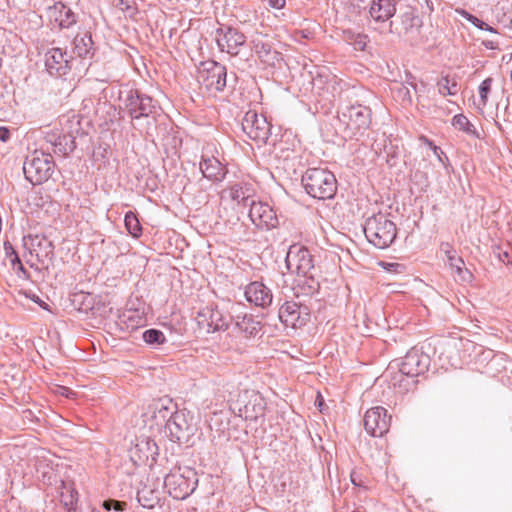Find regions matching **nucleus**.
I'll use <instances>...</instances> for the list:
<instances>
[{
  "instance_id": "5",
  "label": "nucleus",
  "mask_w": 512,
  "mask_h": 512,
  "mask_svg": "<svg viewBox=\"0 0 512 512\" xmlns=\"http://www.w3.org/2000/svg\"><path fill=\"white\" fill-rule=\"evenodd\" d=\"M198 477L194 469L189 467L171 470L164 478L166 492L176 500H184L197 488Z\"/></svg>"
},
{
  "instance_id": "50",
  "label": "nucleus",
  "mask_w": 512,
  "mask_h": 512,
  "mask_svg": "<svg viewBox=\"0 0 512 512\" xmlns=\"http://www.w3.org/2000/svg\"><path fill=\"white\" fill-rule=\"evenodd\" d=\"M498 258L504 264L512 266V256H511L510 252H508V251H501L498 254Z\"/></svg>"
},
{
  "instance_id": "27",
  "label": "nucleus",
  "mask_w": 512,
  "mask_h": 512,
  "mask_svg": "<svg viewBox=\"0 0 512 512\" xmlns=\"http://www.w3.org/2000/svg\"><path fill=\"white\" fill-rule=\"evenodd\" d=\"M50 11L54 21L58 23L61 29L70 28L77 22L76 14L63 2H55L54 5L50 7Z\"/></svg>"
},
{
  "instance_id": "17",
  "label": "nucleus",
  "mask_w": 512,
  "mask_h": 512,
  "mask_svg": "<svg viewBox=\"0 0 512 512\" xmlns=\"http://www.w3.org/2000/svg\"><path fill=\"white\" fill-rule=\"evenodd\" d=\"M278 318L285 327L297 328L309 321L310 312L305 305L295 301H285L279 308Z\"/></svg>"
},
{
  "instance_id": "36",
  "label": "nucleus",
  "mask_w": 512,
  "mask_h": 512,
  "mask_svg": "<svg viewBox=\"0 0 512 512\" xmlns=\"http://www.w3.org/2000/svg\"><path fill=\"white\" fill-rule=\"evenodd\" d=\"M253 49L259 59L263 62L269 63L275 58L273 55L276 54V52L272 50L271 45L262 40H254Z\"/></svg>"
},
{
  "instance_id": "28",
  "label": "nucleus",
  "mask_w": 512,
  "mask_h": 512,
  "mask_svg": "<svg viewBox=\"0 0 512 512\" xmlns=\"http://www.w3.org/2000/svg\"><path fill=\"white\" fill-rule=\"evenodd\" d=\"M73 53L80 58H91L94 55V42L90 32H79L73 39Z\"/></svg>"
},
{
  "instance_id": "31",
  "label": "nucleus",
  "mask_w": 512,
  "mask_h": 512,
  "mask_svg": "<svg viewBox=\"0 0 512 512\" xmlns=\"http://www.w3.org/2000/svg\"><path fill=\"white\" fill-rule=\"evenodd\" d=\"M61 131L74 141L81 134V117L78 114L63 115L60 118Z\"/></svg>"
},
{
  "instance_id": "21",
  "label": "nucleus",
  "mask_w": 512,
  "mask_h": 512,
  "mask_svg": "<svg viewBox=\"0 0 512 512\" xmlns=\"http://www.w3.org/2000/svg\"><path fill=\"white\" fill-rule=\"evenodd\" d=\"M72 57L61 48H51L45 54V67L51 76L61 77L71 69Z\"/></svg>"
},
{
  "instance_id": "8",
  "label": "nucleus",
  "mask_w": 512,
  "mask_h": 512,
  "mask_svg": "<svg viewBox=\"0 0 512 512\" xmlns=\"http://www.w3.org/2000/svg\"><path fill=\"white\" fill-rule=\"evenodd\" d=\"M177 411V404L168 397H163L154 400L148 405L144 413L145 422L149 424L150 428L156 427L158 430L166 428L172 416Z\"/></svg>"
},
{
  "instance_id": "58",
  "label": "nucleus",
  "mask_w": 512,
  "mask_h": 512,
  "mask_svg": "<svg viewBox=\"0 0 512 512\" xmlns=\"http://www.w3.org/2000/svg\"><path fill=\"white\" fill-rule=\"evenodd\" d=\"M117 1H118V3H117L118 6L126 5V7H128L127 2L125 0H117Z\"/></svg>"
},
{
  "instance_id": "4",
  "label": "nucleus",
  "mask_w": 512,
  "mask_h": 512,
  "mask_svg": "<svg viewBox=\"0 0 512 512\" xmlns=\"http://www.w3.org/2000/svg\"><path fill=\"white\" fill-rule=\"evenodd\" d=\"M55 162L50 152L44 145L28 154L23 164L25 178L33 185L46 182L53 174Z\"/></svg>"
},
{
  "instance_id": "56",
  "label": "nucleus",
  "mask_w": 512,
  "mask_h": 512,
  "mask_svg": "<svg viewBox=\"0 0 512 512\" xmlns=\"http://www.w3.org/2000/svg\"><path fill=\"white\" fill-rule=\"evenodd\" d=\"M383 267L387 269L388 271H394L396 272L399 267H401L398 263H382Z\"/></svg>"
},
{
  "instance_id": "32",
  "label": "nucleus",
  "mask_w": 512,
  "mask_h": 512,
  "mask_svg": "<svg viewBox=\"0 0 512 512\" xmlns=\"http://www.w3.org/2000/svg\"><path fill=\"white\" fill-rule=\"evenodd\" d=\"M137 501L143 508L154 509L159 504L160 498L157 491L144 486L137 492Z\"/></svg>"
},
{
  "instance_id": "35",
  "label": "nucleus",
  "mask_w": 512,
  "mask_h": 512,
  "mask_svg": "<svg viewBox=\"0 0 512 512\" xmlns=\"http://www.w3.org/2000/svg\"><path fill=\"white\" fill-rule=\"evenodd\" d=\"M3 248L5 251V255L7 258L10 259L11 265L14 269H16L18 272L23 274V277L28 278L29 273L23 266L20 257L18 253L15 251L12 243L10 241H5L3 244Z\"/></svg>"
},
{
  "instance_id": "54",
  "label": "nucleus",
  "mask_w": 512,
  "mask_h": 512,
  "mask_svg": "<svg viewBox=\"0 0 512 512\" xmlns=\"http://www.w3.org/2000/svg\"><path fill=\"white\" fill-rule=\"evenodd\" d=\"M418 82L416 81V77L413 76L411 73L406 74L405 84L413 88L415 84Z\"/></svg>"
},
{
  "instance_id": "19",
  "label": "nucleus",
  "mask_w": 512,
  "mask_h": 512,
  "mask_svg": "<svg viewBox=\"0 0 512 512\" xmlns=\"http://www.w3.org/2000/svg\"><path fill=\"white\" fill-rule=\"evenodd\" d=\"M249 218L260 229L270 230L278 225V217L274 209L268 203L261 201H251Z\"/></svg>"
},
{
  "instance_id": "57",
  "label": "nucleus",
  "mask_w": 512,
  "mask_h": 512,
  "mask_svg": "<svg viewBox=\"0 0 512 512\" xmlns=\"http://www.w3.org/2000/svg\"><path fill=\"white\" fill-rule=\"evenodd\" d=\"M399 92L403 95L404 98H408L409 101H411V95H410V91H409V88L406 86V85H403L400 89H399Z\"/></svg>"
},
{
  "instance_id": "38",
  "label": "nucleus",
  "mask_w": 512,
  "mask_h": 512,
  "mask_svg": "<svg viewBox=\"0 0 512 512\" xmlns=\"http://www.w3.org/2000/svg\"><path fill=\"white\" fill-rule=\"evenodd\" d=\"M124 223L129 234L134 238H139L142 235V226L136 214L128 211L124 217Z\"/></svg>"
},
{
  "instance_id": "12",
  "label": "nucleus",
  "mask_w": 512,
  "mask_h": 512,
  "mask_svg": "<svg viewBox=\"0 0 512 512\" xmlns=\"http://www.w3.org/2000/svg\"><path fill=\"white\" fill-rule=\"evenodd\" d=\"M265 405L264 398L259 393L251 392L249 394L246 391L231 405V410L245 420L257 421L259 417L264 416Z\"/></svg>"
},
{
  "instance_id": "49",
  "label": "nucleus",
  "mask_w": 512,
  "mask_h": 512,
  "mask_svg": "<svg viewBox=\"0 0 512 512\" xmlns=\"http://www.w3.org/2000/svg\"><path fill=\"white\" fill-rule=\"evenodd\" d=\"M23 294L25 295L26 298H29L33 302L37 303L40 307L47 309L48 305L44 301H42L38 295L27 291L23 292Z\"/></svg>"
},
{
  "instance_id": "2",
  "label": "nucleus",
  "mask_w": 512,
  "mask_h": 512,
  "mask_svg": "<svg viewBox=\"0 0 512 512\" xmlns=\"http://www.w3.org/2000/svg\"><path fill=\"white\" fill-rule=\"evenodd\" d=\"M302 185L311 197L319 200L332 199L337 192L335 175L327 168H309L303 174Z\"/></svg>"
},
{
  "instance_id": "51",
  "label": "nucleus",
  "mask_w": 512,
  "mask_h": 512,
  "mask_svg": "<svg viewBox=\"0 0 512 512\" xmlns=\"http://www.w3.org/2000/svg\"><path fill=\"white\" fill-rule=\"evenodd\" d=\"M440 249L445 253L447 259L449 258V256H453L456 254V251L449 243H442Z\"/></svg>"
},
{
  "instance_id": "41",
  "label": "nucleus",
  "mask_w": 512,
  "mask_h": 512,
  "mask_svg": "<svg viewBox=\"0 0 512 512\" xmlns=\"http://www.w3.org/2000/svg\"><path fill=\"white\" fill-rule=\"evenodd\" d=\"M75 148L76 142L72 138H69L68 135H66V138L59 140V143H57V146L53 149V153L60 157H66L71 152H73Z\"/></svg>"
},
{
  "instance_id": "53",
  "label": "nucleus",
  "mask_w": 512,
  "mask_h": 512,
  "mask_svg": "<svg viewBox=\"0 0 512 512\" xmlns=\"http://www.w3.org/2000/svg\"><path fill=\"white\" fill-rule=\"evenodd\" d=\"M412 89L416 94L421 95L426 91V83L420 81L419 83L415 84Z\"/></svg>"
},
{
  "instance_id": "43",
  "label": "nucleus",
  "mask_w": 512,
  "mask_h": 512,
  "mask_svg": "<svg viewBox=\"0 0 512 512\" xmlns=\"http://www.w3.org/2000/svg\"><path fill=\"white\" fill-rule=\"evenodd\" d=\"M38 246L40 247V249H42L41 252L36 253L38 261L41 264H44L46 260H51L53 257L54 250L53 244L46 239H42L38 242Z\"/></svg>"
},
{
  "instance_id": "48",
  "label": "nucleus",
  "mask_w": 512,
  "mask_h": 512,
  "mask_svg": "<svg viewBox=\"0 0 512 512\" xmlns=\"http://www.w3.org/2000/svg\"><path fill=\"white\" fill-rule=\"evenodd\" d=\"M78 493L75 491H72L71 494L68 497L62 496V502L64 506L67 508L68 511H71L74 509V506L77 503V495Z\"/></svg>"
},
{
  "instance_id": "42",
  "label": "nucleus",
  "mask_w": 512,
  "mask_h": 512,
  "mask_svg": "<svg viewBox=\"0 0 512 512\" xmlns=\"http://www.w3.org/2000/svg\"><path fill=\"white\" fill-rule=\"evenodd\" d=\"M143 340L151 346L157 347L165 343L166 338L162 331L158 329H148L143 332Z\"/></svg>"
},
{
  "instance_id": "25",
  "label": "nucleus",
  "mask_w": 512,
  "mask_h": 512,
  "mask_svg": "<svg viewBox=\"0 0 512 512\" xmlns=\"http://www.w3.org/2000/svg\"><path fill=\"white\" fill-rule=\"evenodd\" d=\"M234 329L245 338H255L262 332L263 324L252 314L238 315L234 318Z\"/></svg>"
},
{
  "instance_id": "18",
  "label": "nucleus",
  "mask_w": 512,
  "mask_h": 512,
  "mask_svg": "<svg viewBox=\"0 0 512 512\" xmlns=\"http://www.w3.org/2000/svg\"><path fill=\"white\" fill-rule=\"evenodd\" d=\"M391 416L384 407L377 406L366 411L364 416V428L373 437H382L388 432Z\"/></svg>"
},
{
  "instance_id": "10",
  "label": "nucleus",
  "mask_w": 512,
  "mask_h": 512,
  "mask_svg": "<svg viewBox=\"0 0 512 512\" xmlns=\"http://www.w3.org/2000/svg\"><path fill=\"white\" fill-rule=\"evenodd\" d=\"M196 322L205 333L226 331L232 321L228 313L219 310L217 306L208 305L197 312Z\"/></svg>"
},
{
  "instance_id": "14",
  "label": "nucleus",
  "mask_w": 512,
  "mask_h": 512,
  "mask_svg": "<svg viewBox=\"0 0 512 512\" xmlns=\"http://www.w3.org/2000/svg\"><path fill=\"white\" fill-rule=\"evenodd\" d=\"M241 126L248 138L258 143H266L271 134L272 126L267 118L253 110L245 113Z\"/></svg>"
},
{
  "instance_id": "52",
  "label": "nucleus",
  "mask_w": 512,
  "mask_h": 512,
  "mask_svg": "<svg viewBox=\"0 0 512 512\" xmlns=\"http://www.w3.org/2000/svg\"><path fill=\"white\" fill-rule=\"evenodd\" d=\"M11 137L10 130L7 127H0V141L7 142Z\"/></svg>"
},
{
  "instance_id": "22",
  "label": "nucleus",
  "mask_w": 512,
  "mask_h": 512,
  "mask_svg": "<svg viewBox=\"0 0 512 512\" xmlns=\"http://www.w3.org/2000/svg\"><path fill=\"white\" fill-rule=\"evenodd\" d=\"M158 450L154 440L149 437H139L130 451L131 459L136 464H148L151 466L156 461Z\"/></svg>"
},
{
  "instance_id": "40",
  "label": "nucleus",
  "mask_w": 512,
  "mask_h": 512,
  "mask_svg": "<svg viewBox=\"0 0 512 512\" xmlns=\"http://www.w3.org/2000/svg\"><path fill=\"white\" fill-rule=\"evenodd\" d=\"M460 15L466 19L468 22H470L473 26L480 30H485L494 34H498V31L488 23L484 22L483 20L479 19L475 15L467 12L466 10L459 11Z\"/></svg>"
},
{
  "instance_id": "33",
  "label": "nucleus",
  "mask_w": 512,
  "mask_h": 512,
  "mask_svg": "<svg viewBox=\"0 0 512 512\" xmlns=\"http://www.w3.org/2000/svg\"><path fill=\"white\" fill-rule=\"evenodd\" d=\"M437 89L442 96H455L459 91V85L455 77L449 75L441 77L437 84Z\"/></svg>"
},
{
  "instance_id": "37",
  "label": "nucleus",
  "mask_w": 512,
  "mask_h": 512,
  "mask_svg": "<svg viewBox=\"0 0 512 512\" xmlns=\"http://www.w3.org/2000/svg\"><path fill=\"white\" fill-rule=\"evenodd\" d=\"M452 125L468 135L479 138V133L469 119L463 114H457L452 119Z\"/></svg>"
},
{
  "instance_id": "30",
  "label": "nucleus",
  "mask_w": 512,
  "mask_h": 512,
  "mask_svg": "<svg viewBox=\"0 0 512 512\" xmlns=\"http://www.w3.org/2000/svg\"><path fill=\"white\" fill-rule=\"evenodd\" d=\"M447 263L458 281L462 283H471L473 281L474 276L472 272L465 267L462 257L457 256V254L449 256Z\"/></svg>"
},
{
  "instance_id": "45",
  "label": "nucleus",
  "mask_w": 512,
  "mask_h": 512,
  "mask_svg": "<svg viewBox=\"0 0 512 512\" xmlns=\"http://www.w3.org/2000/svg\"><path fill=\"white\" fill-rule=\"evenodd\" d=\"M102 506L107 511H124L126 508V503L123 501L108 499L103 502Z\"/></svg>"
},
{
  "instance_id": "44",
  "label": "nucleus",
  "mask_w": 512,
  "mask_h": 512,
  "mask_svg": "<svg viewBox=\"0 0 512 512\" xmlns=\"http://www.w3.org/2000/svg\"><path fill=\"white\" fill-rule=\"evenodd\" d=\"M492 83H493V79L491 77H488L485 80H483L479 85L478 92H479L480 100L483 105H486V103L488 101V95L491 91Z\"/></svg>"
},
{
  "instance_id": "9",
  "label": "nucleus",
  "mask_w": 512,
  "mask_h": 512,
  "mask_svg": "<svg viewBox=\"0 0 512 512\" xmlns=\"http://www.w3.org/2000/svg\"><path fill=\"white\" fill-rule=\"evenodd\" d=\"M120 99L131 119L149 117L156 111V101L138 90L130 89L125 92L124 97L121 95Z\"/></svg>"
},
{
  "instance_id": "15",
  "label": "nucleus",
  "mask_w": 512,
  "mask_h": 512,
  "mask_svg": "<svg viewBox=\"0 0 512 512\" xmlns=\"http://www.w3.org/2000/svg\"><path fill=\"white\" fill-rule=\"evenodd\" d=\"M285 262L291 273H297L302 276H308L311 270L314 269L313 256L304 246H290Z\"/></svg>"
},
{
  "instance_id": "34",
  "label": "nucleus",
  "mask_w": 512,
  "mask_h": 512,
  "mask_svg": "<svg viewBox=\"0 0 512 512\" xmlns=\"http://www.w3.org/2000/svg\"><path fill=\"white\" fill-rule=\"evenodd\" d=\"M72 302L80 312L87 314L94 309L95 298L90 293L80 292L73 296Z\"/></svg>"
},
{
  "instance_id": "7",
  "label": "nucleus",
  "mask_w": 512,
  "mask_h": 512,
  "mask_svg": "<svg viewBox=\"0 0 512 512\" xmlns=\"http://www.w3.org/2000/svg\"><path fill=\"white\" fill-rule=\"evenodd\" d=\"M215 41L221 52L237 57L246 46L247 38L239 29L228 24H220L215 30Z\"/></svg>"
},
{
  "instance_id": "1",
  "label": "nucleus",
  "mask_w": 512,
  "mask_h": 512,
  "mask_svg": "<svg viewBox=\"0 0 512 512\" xmlns=\"http://www.w3.org/2000/svg\"><path fill=\"white\" fill-rule=\"evenodd\" d=\"M430 363L431 359L428 354L417 347L411 348L402 360L396 363L399 368L400 379L393 378L394 386L398 385L406 391L410 390L417 383L415 378L428 371Z\"/></svg>"
},
{
  "instance_id": "23",
  "label": "nucleus",
  "mask_w": 512,
  "mask_h": 512,
  "mask_svg": "<svg viewBox=\"0 0 512 512\" xmlns=\"http://www.w3.org/2000/svg\"><path fill=\"white\" fill-rule=\"evenodd\" d=\"M394 25L395 23L391 21L390 32H394ZM399 25L400 27H395V32L406 37L407 39H415L420 33L422 20L413 9L409 8L407 11L400 15Z\"/></svg>"
},
{
  "instance_id": "46",
  "label": "nucleus",
  "mask_w": 512,
  "mask_h": 512,
  "mask_svg": "<svg viewBox=\"0 0 512 512\" xmlns=\"http://www.w3.org/2000/svg\"><path fill=\"white\" fill-rule=\"evenodd\" d=\"M430 146L433 149L434 154L437 156L439 162L447 168L450 165L449 158L445 154V152L438 146L434 145L432 142L430 143Z\"/></svg>"
},
{
  "instance_id": "6",
  "label": "nucleus",
  "mask_w": 512,
  "mask_h": 512,
  "mask_svg": "<svg viewBox=\"0 0 512 512\" xmlns=\"http://www.w3.org/2000/svg\"><path fill=\"white\" fill-rule=\"evenodd\" d=\"M476 363L481 373L489 377L510 378L512 360L502 352L483 349L477 356Z\"/></svg>"
},
{
  "instance_id": "39",
  "label": "nucleus",
  "mask_w": 512,
  "mask_h": 512,
  "mask_svg": "<svg viewBox=\"0 0 512 512\" xmlns=\"http://www.w3.org/2000/svg\"><path fill=\"white\" fill-rule=\"evenodd\" d=\"M62 138H66V135L61 130H49L44 132L43 136V144L44 148L47 152H50V150L53 151V149L57 146V143H59V140H62Z\"/></svg>"
},
{
  "instance_id": "24",
  "label": "nucleus",
  "mask_w": 512,
  "mask_h": 512,
  "mask_svg": "<svg viewBox=\"0 0 512 512\" xmlns=\"http://www.w3.org/2000/svg\"><path fill=\"white\" fill-rule=\"evenodd\" d=\"M244 294L249 303L261 308L270 306L273 300L271 289L259 281L249 283Z\"/></svg>"
},
{
  "instance_id": "13",
  "label": "nucleus",
  "mask_w": 512,
  "mask_h": 512,
  "mask_svg": "<svg viewBox=\"0 0 512 512\" xmlns=\"http://www.w3.org/2000/svg\"><path fill=\"white\" fill-rule=\"evenodd\" d=\"M195 431L196 425L190 413L178 409L165 428V432L170 439L179 443H188L190 438L195 434Z\"/></svg>"
},
{
  "instance_id": "3",
  "label": "nucleus",
  "mask_w": 512,
  "mask_h": 512,
  "mask_svg": "<svg viewBox=\"0 0 512 512\" xmlns=\"http://www.w3.org/2000/svg\"><path fill=\"white\" fill-rule=\"evenodd\" d=\"M363 231L368 242L379 249L388 248L397 236L396 224L381 212L366 219Z\"/></svg>"
},
{
  "instance_id": "11",
  "label": "nucleus",
  "mask_w": 512,
  "mask_h": 512,
  "mask_svg": "<svg viewBox=\"0 0 512 512\" xmlns=\"http://www.w3.org/2000/svg\"><path fill=\"white\" fill-rule=\"evenodd\" d=\"M371 116L370 107L356 103L342 108L339 118L356 135L363 134L370 127Z\"/></svg>"
},
{
  "instance_id": "61",
  "label": "nucleus",
  "mask_w": 512,
  "mask_h": 512,
  "mask_svg": "<svg viewBox=\"0 0 512 512\" xmlns=\"http://www.w3.org/2000/svg\"><path fill=\"white\" fill-rule=\"evenodd\" d=\"M352 483H353L354 485H357L353 477H352Z\"/></svg>"
},
{
  "instance_id": "47",
  "label": "nucleus",
  "mask_w": 512,
  "mask_h": 512,
  "mask_svg": "<svg viewBox=\"0 0 512 512\" xmlns=\"http://www.w3.org/2000/svg\"><path fill=\"white\" fill-rule=\"evenodd\" d=\"M353 45L356 50L364 51L367 45V36L363 34H357L353 38Z\"/></svg>"
},
{
  "instance_id": "59",
  "label": "nucleus",
  "mask_w": 512,
  "mask_h": 512,
  "mask_svg": "<svg viewBox=\"0 0 512 512\" xmlns=\"http://www.w3.org/2000/svg\"><path fill=\"white\" fill-rule=\"evenodd\" d=\"M343 96H345L346 98H349L348 91L341 92L340 97H343Z\"/></svg>"
},
{
  "instance_id": "29",
  "label": "nucleus",
  "mask_w": 512,
  "mask_h": 512,
  "mask_svg": "<svg viewBox=\"0 0 512 512\" xmlns=\"http://www.w3.org/2000/svg\"><path fill=\"white\" fill-rule=\"evenodd\" d=\"M228 193L231 199L236 201L238 204L250 207V203L253 200L252 196L254 194V189L250 184L241 182L232 185L229 188Z\"/></svg>"
},
{
  "instance_id": "16",
  "label": "nucleus",
  "mask_w": 512,
  "mask_h": 512,
  "mask_svg": "<svg viewBox=\"0 0 512 512\" xmlns=\"http://www.w3.org/2000/svg\"><path fill=\"white\" fill-rule=\"evenodd\" d=\"M198 80L209 90L223 91L227 83L226 67L216 61H207L199 71Z\"/></svg>"
},
{
  "instance_id": "20",
  "label": "nucleus",
  "mask_w": 512,
  "mask_h": 512,
  "mask_svg": "<svg viewBox=\"0 0 512 512\" xmlns=\"http://www.w3.org/2000/svg\"><path fill=\"white\" fill-rule=\"evenodd\" d=\"M209 146L203 149L199 168L203 176L213 182H221L226 176V167L220 160L213 155V150Z\"/></svg>"
},
{
  "instance_id": "60",
  "label": "nucleus",
  "mask_w": 512,
  "mask_h": 512,
  "mask_svg": "<svg viewBox=\"0 0 512 512\" xmlns=\"http://www.w3.org/2000/svg\"><path fill=\"white\" fill-rule=\"evenodd\" d=\"M396 361H393L390 365H389V368H393V363H395Z\"/></svg>"
},
{
  "instance_id": "55",
  "label": "nucleus",
  "mask_w": 512,
  "mask_h": 512,
  "mask_svg": "<svg viewBox=\"0 0 512 512\" xmlns=\"http://www.w3.org/2000/svg\"><path fill=\"white\" fill-rule=\"evenodd\" d=\"M483 45L488 49L494 50L498 48L499 43L493 40H485L483 41Z\"/></svg>"
},
{
  "instance_id": "26",
  "label": "nucleus",
  "mask_w": 512,
  "mask_h": 512,
  "mask_svg": "<svg viewBox=\"0 0 512 512\" xmlns=\"http://www.w3.org/2000/svg\"><path fill=\"white\" fill-rule=\"evenodd\" d=\"M395 12L396 5L394 0L373 1L369 9L370 17L375 22L379 23L388 21L391 17L395 15Z\"/></svg>"
}]
</instances>
